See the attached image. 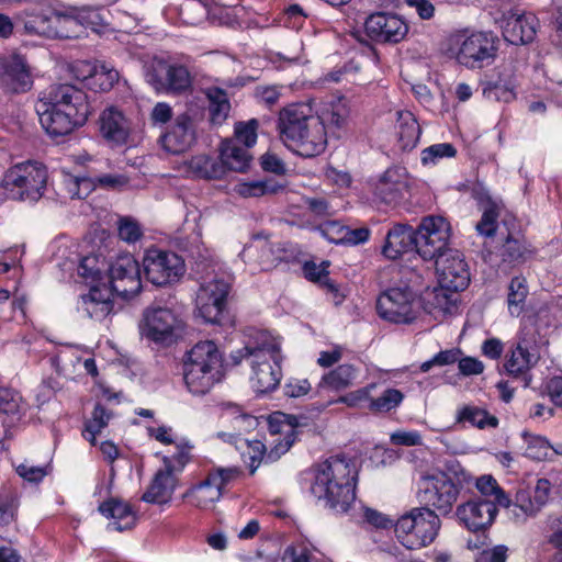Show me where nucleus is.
<instances>
[{"label": "nucleus", "instance_id": "obj_28", "mask_svg": "<svg viewBox=\"0 0 562 562\" xmlns=\"http://www.w3.org/2000/svg\"><path fill=\"white\" fill-rule=\"evenodd\" d=\"M102 5L91 7H70L63 11H56L55 18L58 22L67 24H78L85 27H91L97 31L98 27L108 24Z\"/></svg>", "mask_w": 562, "mask_h": 562}, {"label": "nucleus", "instance_id": "obj_22", "mask_svg": "<svg viewBox=\"0 0 562 562\" xmlns=\"http://www.w3.org/2000/svg\"><path fill=\"white\" fill-rule=\"evenodd\" d=\"M297 417L282 413L274 414L268 419V429L271 435L278 436L272 441V448L267 453L268 461L273 462L284 454L297 437Z\"/></svg>", "mask_w": 562, "mask_h": 562}, {"label": "nucleus", "instance_id": "obj_63", "mask_svg": "<svg viewBox=\"0 0 562 562\" xmlns=\"http://www.w3.org/2000/svg\"><path fill=\"white\" fill-rule=\"evenodd\" d=\"M16 473L29 482H40L46 475V471L42 467L22 463L16 467Z\"/></svg>", "mask_w": 562, "mask_h": 562}, {"label": "nucleus", "instance_id": "obj_57", "mask_svg": "<svg viewBox=\"0 0 562 562\" xmlns=\"http://www.w3.org/2000/svg\"><path fill=\"white\" fill-rule=\"evenodd\" d=\"M78 273L85 279L97 281L101 279L102 268L99 266L97 256H86L81 259Z\"/></svg>", "mask_w": 562, "mask_h": 562}, {"label": "nucleus", "instance_id": "obj_7", "mask_svg": "<svg viewBox=\"0 0 562 562\" xmlns=\"http://www.w3.org/2000/svg\"><path fill=\"white\" fill-rule=\"evenodd\" d=\"M440 526V518L435 510L416 507L397 519L395 535L405 548L417 550L436 539Z\"/></svg>", "mask_w": 562, "mask_h": 562}, {"label": "nucleus", "instance_id": "obj_8", "mask_svg": "<svg viewBox=\"0 0 562 562\" xmlns=\"http://www.w3.org/2000/svg\"><path fill=\"white\" fill-rule=\"evenodd\" d=\"M47 169L40 162H22L8 169L2 187L13 200L36 202L44 194Z\"/></svg>", "mask_w": 562, "mask_h": 562}, {"label": "nucleus", "instance_id": "obj_16", "mask_svg": "<svg viewBox=\"0 0 562 562\" xmlns=\"http://www.w3.org/2000/svg\"><path fill=\"white\" fill-rule=\"evenodd\" d=\"M147 81L158 92L181 93L191 87V76L182 65L164 59L153 61L147 70Z\"/></svg>", "mask_w": 562, "mask_h": 562}, {"label": "nucleus", "instance_id": "obj_34", "mask_svg": "<svg viewBox=\"0 0 562 562\" xmlns=\"http://www.w3.org/2000/svg\"><path fill=\"white\" fill-rule=\"evenodd\" d=\"M26 407L22 396L12 390H0V424L10 428L20 422Z\"/></svg>", "mask_w": 562, "mask_h": 562}, {"label": "nucleus", "instance_id": "obj_59", "mask_svg": "<svg viewBox=\"0 0 562 562\" xmlns=\"http://www.w3.org/2000/svg\"><path fill=\"white\" fill-rule=\"evenodd\" d=\"M281 90V86H258L255 89V97L260 103L272 106L279 101Z\"/></svg>", "mask_w": 562, "mask_h": 562}, {"label": "nucleus", "instance_id": "obj_36", "mask_svg": "<svg viewBox=\"0 0 562 562\" xmlns=\"http://www.w3.org/2000/svg\"><path fill=\"white\" fill-rule=\"evenodd\" d=\"M250 158L248 148L238 145L235 140H224L222 143L220 161L224 165L225 171H246Z\"/></svg>", "mask_w": 562, "mask_h": 562}, {"label": "nucleus", "instance_id": "obj_9", "mask_svg": "<svg viewBox=\"0 0 562 562\" xmlns=\"http://www.w3.org/2000/svg\"><path fill=\"white\" fill-rule=\"evenodd\" d=\"M145 279L156 286L172 284L184 274L183 259L173 251L149 248L143 257Z\"/></svg>", "mask_w": 562, "mask_h": 562}, {"label": "nucleus", "instance_id": "obj_14", "mask_svg": "<svg viewBox=\"0 0 562 562\" xmlns=\"http://www.w3.org/2000/svg\"><path fill=\"white\" fill-rule=\"evenodd\" d=\"M229 291L231 284L223 279L201 285L196 294V310L205 323L222 324Z\"/></svg>", "mask_w": 562, "mask_h": 562}, {"label": "nucleus", "instance_id": "obj_56", "mask_svg": "<svg viewBox=\"0 0 562 562\" xmlns=\"http://www.w3.org/2000/svg\"><path fill=\"white\" fill-rule=\"evenodd\" d=\"M119 236L126 243H135L143 236V231L136 221L126 217L120 221Z\"/></svg>", "mask_w": 562, "mask_h": 562}, {"label": "nucleus", "instance_id": "obj_48", "mask_svg": "<svg viewBox=\"0 0 562 562\" xmlns=\"http://www.w3.org/2000/svg\"><path fill=\"white\" fill-rule=\"evenodd\" d=\"M404 398L403 393L396 389H386L379 397H369V409L374 413H387L397 407Z\"/></svg>", "mask_w": 562, "mask_h": 562}, {"label": "nucleus", "instance_id": "obj_61", "mask_svg": "<svg viewBox=\"0 0 562 562\" xmlns=\"http://www.w3.org/2000/svg\"><path fill=\"white\" fill-rule=\"evenodd\" d=\"M347 226L336 221L326 222L322 226L323 235L334 244H345Z\"/></svg>", "mask_w": 562, "mask_h": 562}, {"label": "nucleus", "instance_id": "obj_47", "mask_svg": "<svg viewBox=\"0 0 562 562\" xmlns=\"http://www.w3.org/2000/svg\"><path fill=\"white\" fill-rule=\"evenodd\" d=\"M475 486L481 493V498H490L496 506L508 505L507 494L499 487L492 475H482L475 480Z\"/></svg>", "mask_w": 562, "mask_h": 562}, {"label": "nucleus", "instance_id": "obj_46", "mask_svg": "<svg viewBox=\"0 0 562 562\" xmlns=\"http://www.w3.org/2000/svg\"><path fill=\"white\" fill-rule=\"evenodd\" d=\"M508 291V310L512 315L518 316L524 310L528 294L526 280L520 277L513 278Z\"/></svg>", "mask_w": 562, "mask_h": 562}, {"label": "nucleus", "instance_id": "obj_49", "mask_svg": "<svg viewBox=\"0 0 562 562\" xmlns=\"http://www.w3.org/2000/svg\"><path fill=\"white\" fill-rule=\"evenodd\" d=\"M457 155L456 147L450 143H439L425 148L422 151L424 165L437 164L442 158H451Z\"/></svg>", "mask_w": 562, "mask_h": 562}, {"label": "nucleus", "instance_id": "obj_29", "mask_svg": "<svg viewBox=\"0 0 562 562\" xmlns=\"http://www.w3.org/2000/svg\"><path fill=\"white\" fill-rule=\"evenodd\" d=\"M99 512L106 518L112 519L108 529L125 531L135 527L137 516L133 507L119 498H110L99 506Z\"/></svg>", "mask_w": 562, "mask_h": 562}, {"label": "nucleus", "instance_id": "obj_44", "mask_svg": "<svg viewBox=\"0 0 562 562\" xmlns=\"http://www.w3.org/2000/svg\"><path fill=\"white\" fill-rule=\"evenodd\" d=\"M459 422H469L471 425L476 426L480 429L485 427H497L498 419L494 415L488 414L487 411L476 406H464L459 411Z\"/></svg>", "mask_w": 562, "mask_h": 562}, {"label": "nucleus", "instance_id": "obj_25", "mask_svg": "<svg viewBox=\"0 0 562 562\" xmlns=\"http://www.w3.org/2000/svg\"><path fill=\"white\" fill-rule=\"evenodd\" d=\"M56 11L24 10L23 27L25 33L46 37H68L69 35L60 29L61 25H65L64 22H58L55 18Z\"/></svg>", "mask_w": 562, "mask_h": 562}, {"label": "nucleus", "instance_id": "obj_20", "mask_svg": "<svg viewBox=\"0 0 562 562\" xmlns=\"http://www.w3.org/2000/svg\"><path fill=\"white\" fill-rule=\"evenodd\" d=\"M497 506L490 498H473L457 507L456 516L470 531L477 532L487 529L497 515Z\"/></svg>", "mask_w": 562, "mask_h": 562}, {"label": "nucleus", "instance_id": "obj_21", "mask_svg": "<svg viewBox=\"0 0 562 562\" xmlns=\"http://www.w3.org/2000/svg\"><path fill=\"white\" fill-rule=\"evenodd\" d=\"M503 37L513 45H524L531 43L539 27L538 18L531 12L509 10L503 13L501 20Z\"/></svg>", "mask_w": 562, "mask_h": 562}, {"label": "nucleus", "instance_id": "obj_42", "mask_svg": "<svg viewBox=\"0 0 562 562\" xmlns=\"http://www.w3.org/2000/svg\"><path fill=\"white\" fill-rule=\"evenodd\" d=\"M499 204L492 200L491 198H487L483 202L482 217L475 226L479 234L486 237H492L495 235L497 228V218L499 216Z\"/></svg>", "mask_w": 562, "mask_h": 562}, {"label": "nucleus", "instance_id": "obj_37", "mask_svg": "<svg viewBox=\"0 0 562 562\" xmlns=\"http://www.w3.org/2000/svg\"><path fill=\"white\" fill-rule=\"evenodd\" d=\"M350 113L348 100L345 97H338L325 104L322 113L317 115L327 128H341L347 123Z\"/></svg>", "mask_w": 562, "mask_h": 562}, {"label": "nucleus", "instance_id": "obj_18", "mask_svg": "<svg viewBox=\"0 0 562 562\" xmlns=\"http://www.w3.org/2000/svg\"><path fill=\"white\" fill-rule=\"evenodd\" d=\"M33 77L24 56H0V89L5 93H24L31 90Z\"/></svg>", "mask_w": 562, "mask_h": 562}, {"label": "nucleus", "instance_id": "obj_32", "mask_svg": "<svg viewBox=\"0 0 562 562\" xmlns=\"http://www.w3.org/2000/svg\"><path fill=\"white\" fill-rule=\"evenodd\" d=\"M100 131L105 139L123 144L128 135L127 122L117 109H105L100 116Z\"/></svg>", "mask_w": 562, "mask_h": 562}, {"label": "nucleus", "instance_id": "obj_55", "mask_svg": "<svg viewBox=\"0 0 562 562\" xmlns=\"http://www.w3.org/2000/svg\"><path fill=\"white\" fill-rule=\"evenodd\" d=\"M205 5L200 1H189L181 8V15L188 24H199L206 15Z\"/></svg>", "mask_w": 562, "mask_h": 562}, {"label": "nucleus", "instance_id": "obj_2", "mask_svg": "<svg viewBox=\"0 0 562 562\" xmlns=\"http://www.w3.org/2000/svg\"><path fill=\"white\" fill-rule=\"evenodd\" d=\"M278 131L282 143L295 154L312 158L327 145L323 121L305 103H293L279 112Z\"/></svg>", "mask_w": 562, "mask_h": 562}, {"label": "nucleus", "instance_id": "obj_13", "mask_svg": "<svg viewBox=\"0 0 562 562\" xmlns=\"http://www.w3.org/2000/svg\"><path fill=\"white\" fill-rule=\"evenodd\" d=\"M379 316L395 324H408L417 317L415 294L408 288H390L376 300Z\"/></svg>", "mask_w": 562, "mask_h": 562}, {"label": "nucleus", "instance_id": "obj_15", "mask_svg": "<svg viewBox=\"0 0 562 562\" xmlns=\"http://www.w3.org/2000/svg\"><path fill=\"white\" fill-rule=\"evenodd\" d=\"M109 290L115 295L127 299L137 294L142 288L139 265L131 255L119 256L108 269Z\"/></svg>", "mask_w": 562, "mask_h": 562}, {"label": "nucleus", "instance_id": "obj_1", "mask_svg": "<svg viewBox=\"0 0 562 562\" xmlns=\"http://www.w3.org/2000/svg\"><path fill=\"white\" fill-rule=\"evenodd\" d=\"M40 123L50 137L66 136L82 126L92 112L87 93L70 83L54 85L36 105Z\"/></svg>", "mask_w": 562, "mask_h": 562}, {"label": "nucleus", "instance_id": "obj_45", "mask_svg": "<svg viewBox=\"0 0 562 562\" xmlns=\"http://www.w3.org/2000/svg\"><path fill=\"white\" fill-rule=\"evenodd\" d=\"M74 69L81 71L80 75L76 74V77L79 80H86L97 76H105L106 81L101 83V86H104V89L111 88L119 80V71L115 69H109L105 65H101L97 68L87 61H79L74 66Z\"/></svg>", "mask_w": 562, "mask_h": 562}, {"label": "nucleus", "instance_id": "obj_60", "mask_svg": "<svg viewBox=\"0 0 562 562\" xmlns=\"http://www.w3.org/2000/svg\"><path fill=\"white\" fill-rule=\"evenodd\" d=\"M93 182L104 189L121 190L128 184L130 179L124 175L108 173L95 177Z\"/></svg>", "mask_w": 562, "mask_h": 562}, {"label": "nucleus", "instance_id": "obj_3", "mask_svg": "<svg viewBox=\"0 0 562 562\" xmlns=\"http://www.w3.org/2000/svg\"><path fill=\"white\" fill-rule=\"evenodd\" d=\"M357 471L353 462L341 456L318 465L311 491L336 512L346 513L356 499Z\"/></svg>", "mask_w": 562, "mask_h": 562}, {"label": "nucleus", "instance_id": "obj_17", "mask_svg": "<svg viewBox=\"0 0 562 562\" xmlns=\"http://www.w3.org/2000/svg\"><path fill=\"white\" fill-rule=\"evenodd\" d=\"M438 281L442 289L462 291L470 283V271L463 256L456 249H448L435 259Z\"/></svg>", "mask_w": 562, "mask_h": 562}, {"label": "nucleus", "instance_id": "obj_64", "mask_svg": "<svg viewBox=\"0 0 562 562\" xmlns=\"http://www.w3.org/2000/svg\"><path fill=\"white\" fill-rule=\"evenodd\" d=\"M507 547L499 544L488 551H483L477 559V562H506Z\"/></svg>", "mask_w": 562, "mask_h": 562}, {"label": "nucleus", "instance_id": "obj_24", "mask_svg": "<svg viewBox=\"0 0 562 562\" xmlns=\"http://www.w3.org/2000/svg\"><path fill=\"white\" fill-rule=\"evenodd\" d=\"M114 295L115 293L109 290L106 285L102 288L93 285L89 293L80 295L77 308L85 316L100 322L112 312V297Z\"/></svg>", "mask_w": 562, "mask_h": 562}, {"label": "nucleus", "instance_id": "obj_23", "mask_svg": "<svg viewBox=\"0 0 562 562\" xmlns=\"http://www.w3.org/2000/svg\"><path fill=\"white\" fill-rule=\"evenodd\" d=\"M196 139L194 120L188 113H181L170 128L160 136L162 148L172 154L179 155L187 151Z\"/></svg>", "mask_w": 562, "mask_h": 562}, {"label": "nucleus", "instance_id": "obj_58", "mask_svg": "<svg viewBox=\"0 0 562 562\" xmlns=\"http://www.w3.org/2000/svg\"><path fill=\"white\" fill-rule=\"evenodd\" d=\"M312 386L307 379H289L284 386L283 393L286 397L299 398L307 395Z\"/></svg>", "mask_w": 562, "mask_h": 562}, {"label": "nucleus", "instance_id": "obj_54", "mask_svg": "<svg viewBox=\"0 0 562 562\" xmlns=\"http://www.w3.org/2000/svg\"><path fill=\"white\" fill-rule=\"evenodd\" d=\"M527 456L541 461L552 458V446L543 437H536L527 447Z\"/></svg>", "mask_w": 562, "mask_h": 562}, {"label": "nucleus", "instance_id": "obj_51", "mask_svg": "<svg viewBox=\"0 0 562 562\" xmlns=\"http://www.w3.org/2000/svg\"><path fill=\"white\" fill-rule=\"evenodd\" d=\"M461 351L459 349L442 350L435 355L430 360L423 362L419 367L422 372H428L432 367H443L452 364L459 360Z\"/></svg>", "mask_w": 562, "mask_h": 562}, {"label": "nucleus", "instance_id": "obj_53", "mask_svg": "<svg viewBox=\"0 0 562 562\" xmlns=\"http://www.w3.org/2000/svg\"><path fill=\"white\" fill-rule=\"evenodd\" d=\"M482 93L487 100L509 102L514 94L501 82H485L482 87Z\"/></svg>", "mask_w": 562, "mask_h": 562}, {"label": "nucleus", "instance_id": "obj_5", "mask_svg": "<svg viewBox=\"0 0 562 562\" xmlns=\"http://www.w3.org/2000/svg\"><path fill=\"white\" fill-rule=\"evenodd\" d=\"M225 375L224 357L213 340L196 342L183 358V380L194 395H204Z\"/></svg>", "mask_w": 562, "mask_h": 562}, {"label": "nucleus", "instance_id": "obj_27", "mask_svg": "<svg viewBox=\"0 0 562 562\" xmlns=\"http://www.w3.org/2000/svg\"><path fill=\"white\" fill-rule=\"evenodd\" d=\"M164 463L165 469L156 472L149 487L143 494L142 501L150 504H164L170 501L176 487V477L171 460L165 458Z\"/></svg>", "mask_w": 562, "mask_h": 562}, {"label": "nucleus", "instance_id": "obj_6", "mask_svg": "<svg viewBox=\"0 0 562 562\" xmlns=\"http://www.w3.org/2000/svg\"><path fill=\"white\" fill-rule=\"evenodd\" d=\"M470 481V474L463 469L453 471V476L446 472L425 476L419 484V501L424 507L448 515L452 512L462 484H469Z\"/></svg>", "mask_w": 562, "mask_h": 562}, {"label": "nucleus", "instance_id": "obj_52", "mask_svg": "<svg viewBox=\"0 0 562 562\" xmlns=\"http://www.w3.org/2000/svg\"><path fill=\"white\" fill-rule=\"evenodd\" d=\"M257 120L247 123H238L235 127L236 143H241L246 148L254 146L257 142Z\"/></svg>", "mask_w": 562, "mask_h": 562}, {"label": "nucleus", "instance_id": "obj_43", "mask_svg": "<svg viewBox=\"0 0 562 562\" xmlns=\"http://www.w3.org/2000/svg\"><path fill=\"white\" fill-rule=\"evenodd\" d=\"M112 414L98 403L93 408L91 418L86 422L83 437L94 446L97 443L95 436L108 426Z\"/></svg>", "mask_w": 562, "mask_h": 562}, {"label": "nucleus", "instance_id": "obj_26", "mask_svg": "<svg viewBox=\"0 0 562 562\" xmlns=\"http://www.w3.org/2000/svg\"><path fill=\"white\" fill-rule=\"evenodd\" d=\"M412 250L417 252L415 229L407 224L394 225L385 236L382 255L387 259L396 260Z\"/></svg>", "mask_w": 562, "mask_h": 562}, {"label": "nucleus", "instance_id": "obj_33", "mask_svg": "<svg viewBox=\"0 0 562 562\" xmlns=\"http://www.w3.org/2000/svg\"><path fill=\"white\" fill-rule=\"evenodd\" d=\"M502 507L507 509L509 517L516 524L526 522L528 518L535 517L541 510L529 490L517 491L515 498L508 497V505H502Z\"/></svg>", "mask_w": 562, "mask_h": 562}, {"label": "nucleus", "instance_id": "obj_4", "mask_svg": "<svg viewBox=\"0 0 562 562\" xmlns=\"http://www.w3.org/2000/svg\"><path fill=\"white\" fill-rule=\"evenodd\" d=\"M235 364L247 359L252 370L251 385L257 393L272 392L282 378L281 344L267 331L257 333L252 341L232 355Z\"/></svg>", "mask_w": 562, "mask_h": 562}, {"label": "nucleus", "instance_id": "obj_10", "mask_svg": "<svg viewBox=\"0 0 562 562\" xmlns=\"http://www.w3.org/2000/svg\"><path fill=\"white\" fill-rule=\"evenodd\" d=\"M458 43V63L470 69H482L494 63L499 40L492 32H475L463 36Z\"/></svg>", "mask_w": 562, "mask_h": 562}, {"label": "nucleus", "instance_id": "obj_62", "mask_svg": "<svg viewBox=\"0 0 562 562\" xmlns=\"http://www.w3.org/2000/svg\"><path fill=\"white\" fill-rule=\"evenodd\" d=\"M457 362L460 373L467 376L481 374L484 370L483 362L473 357H459Z\"/></svg>", "mask_w": 562, "mask_h": 562}, {"label": "nucleus", "instance_id": "obj_11", "mask_svg": "<svg viewBox=\"0 0 562 562\" xmlns=\"http://www.w3.org/2000/svg\"><path fill=\"white\" fill-rule=\"evenodd\" d=\"M183 322L170 308L150 306L144 311L140 333L158 344L169 345L182 335Z\"/></svg>", "mask_w": 562, "mask_h": 562}, {"label": "nucleus", "instance_id": "obj_39", "mask_svg": "<svg viewBox=\"0 0 562 562\" xmlns=\"http://www.w3.org/2000/svg\"><path fill=\"white\" fill-rule=\"evenodd\" d=\"M190 171L201 179H221L225 175L224 165L216 158L196 155L189 161Z\"/></svg>", "mask_w": 562, "mask_h": 562}, {"label": "nucleus", "instance_id": "obj_19", "mask_svg": "<svg viewBox=\"0 0 562 562\" xmlns=\"http://www.w3.org/2000/svg\"><path fill=\"white\" fill-rule=\"evenodd\" d=\"M367 35L379 43H398L408 32V25L398 15L376 12L369 15L364 22Z\"/></svg>", "mask_w": 562, "mask_h": 562}, {"label": "nucleus", "instance_id": "obj_50", "mask_svg": "<svg viewBox=\"0 0 562 562\" xmlns=\"http://www.w3.org/2000/svg\"><path fill=\"white\" fill-rule=\"evenodd\" d=\"M328 262L324 261L322 265H316L313 261H306L303 266V272L306 279L311 281H322L324 278V285L331 292H337L336 285L327 278L326 267Z\"/></svg>", "mask_w": 562, "mask_h": 562}, {"label": "nucleus", "instance_id": "obj_35", "mask_svg": "<svg viewBox=\"0 0 562 562\" xmlns=\"http://www.w3.org/2000/svg\"><path fill=\"white\" fill-rule=\"evenodd\" d=\"M397 136L403 150L414 149L422 135V128L415 115L409 111H397Z\"/></svg>", "mask_w": 562, "mask_h": 562}, {"label": "nucleus", "instance_id": "obj_31", "mask_svg": "<svg viewBox=\"0 0 562 562\" xmlns=\"http://www.w3.org/2000/svg\"><path fill=\"white\" fill-rule=\"evenodd\" d=\"M537 361V353L530 351L526 340H520L512 351L509 359L505 363V368L510 375L515 378L521 376L525 381L524 386H528L530 378L527 376V373Z\"/></svg>", "mask_w": 562, "mask_h": 562}, {"label": "nucleus", "instance_id": "obj_12", "mask_svg": "<svg viewBox=\"0 0 562 562\" xmlns=\"http://www.w3.org/2000/svg\"><path fill=\"white\" fill-rule=\"evenodd\" d=\"M417 254L424 260H434L437 256L448 250V243L451 236L450 223L440 215H428L424 217L417 229Z\"/></svg>", "mask_w": 562, "mask_h": 562}, {"label": "nucleus", "instance_id": "obj_38", "mask_svg": "<svg viewBox=\"0 0 562 562\" xmlns=\"http://www.w3.org/2000/svg\"><path fill=\"white\" fill-rule=\"evenodd\" d=\"M535 250L524 237L508 235L499 248V256L504 262L521 263L531 258Z\"/></svg>", "mask_w": 562, "mask_h": 562}, {"label": "nucleus", "instance_id": "obj_41", "mask_svg": "<svg viewBox=\"0 0 562 562\" xmlns=\"http://www.w3.org/2000/svg\"><path fill=\"white\" fill-rule=\"evenodd\" d=\"M356 376L357 371L353 366L340 364L322 378L319 387L341 391L351 386Z\"/></svg>", "mask_w": 562, "mask_h": 562}, {"label": "nucleus", "instance_id": "obj_40", "mask_svg": "<svg viewBox=\"0 0 562 562\" xmlns=\"http://www.w3.org/2000/svg\"><path fill=\"white\" fill-rule=\"evenodd\" d=\"M205 94L209 100L211 122L213 124H222L231 111L227 92L221 88L211 87L206 89Z\"/></svg>", "mask_w": 562, "mask_h": 562}, {"label": "nucleus", "instance_id": "obj_30", "mask_svg": "<svg viewBox=\"0 0 562 562\" xmlns=\"http://www.w3.org/2000/svg\"><path fill=\"white\" fill-rule=\"evenodd\" d=\"M241 471L237 467L229 468H216L209 472L206 477L202 481V485L198 488V492H203L204 486L215 485L212 488L210 495H199L201 503L207 501H220L225 487L233 481L237 480Z\"/></svg>", "mask_w": 562, "mask_h": 562}]
</instances>
